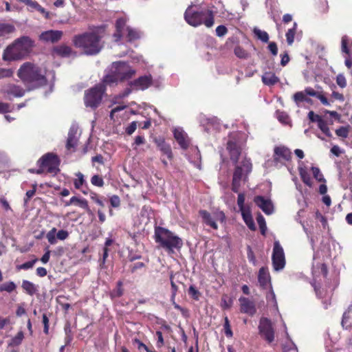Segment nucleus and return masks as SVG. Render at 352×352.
I'll list each match as a JSON object with an SVG mask.
<instances>
[{
    "label": "nucleus",
    "mask_w": 352,
    "mask_h": 352,
    "mask_svg": "<svg viewBox=\"0 0 352 352\" xmlns=\"http://www.w3.org/2000/svg\"><path fill=\"white\" fill-rule=\"evenodd\" d=\"M258 330L261 336L269 343L274 340V331L272 323L267 318L263 317L260 319Z\"/></svg>",
    "instance_id": "nucleus-13"
},
{
    "label": "nucleus",
    "mask_w": 352,
    "mask_h": 352,
    "mask_svg": "<svg viewBox=\"0 0 352 352\" xmlns=\"http://www.w3.org/2000/svg\"><path fill=\"white\" fill-rule=\"evenodd\" d=\"M188 293L192 296V298H193L194 299H195V300L199 299L200 293L193 285L190 286L189 289H188Z\"/></svg>",
    "instance_id": "nucleus-59"
},
{
    "label": "nucleus",
    "mask_w": 352,
    "mask_h": 352,
    "mask_svg": "<svg viewBox=\"0 0 352 352\" xmlns=\"http://www.w3.org/2000/svg\"><path fill=\"white\" fill-rule=\"evenodd\" d=\"M104 83L95 85L85 92L84 102L87 107L96 109L101 103L105 91Z\"/></svg>",
    "instance_id": "nucleus-7"
},
{
    "label": "nucleus",
    "mask_w": 352,
    "mask_h": 352,
    "mask_svg": "<svg viewBox=\"0 0 352 352\" xmlns=\"http://www.w3.org/2000/svg\"><path fill=\"white\" fill-rule=\"evenodd\" d=\"M241 212L243 219L246 225L248 226V227L250 230H254L256 229V227L250 212L247 209L241 210Z\"/></svg>",
    "instance_id": "nucleus-28"
},
{
    "label": "nucleus",
    "mask_w": 352,
    "mask_h": 352,
    "mask_svg": "<svg viewBox=\"0 0 352 352\" xmlns=\"http://www.w3.org/2000/svg\"><path fill=\"white\" fill-rule=\"evenodd\" d=\"M174 137L182 148H186L189 145L187 134L181 128H176L173 131Z\"/></svg>",
    "instance_id": "nucleus-22"
},
{
    "label": "nucleus",
    "mask_w": 352,
    "mask_h": 352,
    "mask_svg": "<svg viewBox=\"0 0 352 352\" xmlns=\"http://www.w3.org/2000/svg\"><path fill=\"white\" fill-rule=\"evenodd\" d=\"M297 23H294L293 27L287 30L286 32L287 43L289 45H292L294 41V36L296 32Z\"/></svg>",
    "instance_id": "nucleus-31"
},
{
    "label": "nucleus",
    "mask_w": 352,
    "mask_h": 352,
    "mask_svg": "<svg viewBox=\"0 0 352 352\" xmlns=\"http://www.w3.org/2000/svg\"><path fill=\"white\" fill-rule=\"evenodd\" d=\"M349 39L346 36H343L342 38V52L349 54V50L347 47Z\"/></svg>",
    "instance_id": "nucleus-60"
},
{
    "label": "nucleus",
    "mask_w": 352,
    "mask_h": 352,
    "mask_svg": "<svg viewBox=\"0 0 352 352\" xmlns=\"http://www.w3.org/2000/svg\"><path fill=\"white\" fill-rule=\"evenodd\" d=\"M21 2L28 6L30 12L38 11L42 14L45 19H50V13L39 5L36 1L32 0H21Z\"/></svg>",
    "instance_id": "nucleus-21"
},
{
    "label": "nucleus",
    "mask_w": 352,
    "mask_h": 352,
    "mask_svg": "<svg viewBox=\"0 0 352 352\" xmlns=\"http://www.w3.org/2000/svg\"><path fill=\"white\" fill-rule=\"evenodd\" d=\"M137 129V122H132L126 129V133L128 135H131Z\"/></svg>",
    "instance_id": "nucleus-61"
},
{
    "label": "nucleus",
    "mask_w": 352,
    "mask_h": 352,
    "mask_svg": "<svg viewBox=\"0 0 352 352\" xmlns=\"http://www.w3.org/2000/svg\"><path fill=\"white\" fill-rule=\"evenodd\" d=\"M104 34V27H96L91 32L75 36L73 42L76 47L80 48L83 51L84 54L96 55L101 51L103 47L101 38Z\"/></svg>",
    "instance_id": "nucleus-1"
},
{
    "label": "nucleus",
    "mask_w": 352,
    "mask_h": 352,
    "mask_svg": "<svg viewBox=\"0 0 352 352\" xmlns=\"http://www.w3.org/2000/svg\"><path fill=\"white\" fill-rule=\"evenodd\" d=\"M18 76L25 84L31 85L32 87L41 86L47 82L45 72L30 62H26L21 66L18 71Z\"/></svg>",
    "instance_id": "nucleus-3"
},
{
    "label": "nucleus",
    "mask_w": 352,
    "mask_h": 352,
    "mask_svg": "<svg viewBox=\"0 0 352 352\" xmlns=\"http://www.w3.org/2000/svg\"><path fill=\"white\" fill-rule=\"evenodd\" d=\"M63 34L62 31L51 30L42 32L39 36V38L42 41L54 43L58 41L63 36Z\"/></svg>",
    "instance_id": "nucleus-16"
},
{
    "label": "nucleus",
    "mask_w": 352,
    "mask_h": 352,
    "mask_svg": "<svg viewBox=\"0 0 352 352\" xmlns=\"http://www.w3.org/2000/svg\"><path fill=\"white\" fill-rule=\"evenodd\" d=\"M223 327H224L225 334L226 335V336L232 337V331L230 328V322L227 317L225 318V322H224Z\"/></svg>",
    "instance_id": "nucleus-52"
},
{
    "label": "nucleus",
    "mask_w": 352,
    "mask_h": 352,
    "mask_svg": "<svg viewBox=\"0 0 352 352\" xmlns=\"http://www.w3.org/2000/svg\"><path fill=\"white\" fill-rule=\"evenodd\" d=\"M123 294V289H122V283L121 281H118L117 283V287L111 293V296L113 298L116 297H120Z\"/></svg>",
    "instance_id": "nucleus-45"
},
{
    "label": "nucleus",
    "mask_w": 352,
    "mask_h": 352,
    "mask_svg": "<svg viewBox=\"0 0 352 352\" xmlns=\"http://www.w3.org/2000/svg\"><path fill=\"white\" fill-rule=\"evenodd\" d=\"M234 54L240 58H247L248 57V54L246 51L239 46L235 47Z\"/></svg>",
    "instance_id": "nucleus-47"
},
{
    "label": "nucleus",
    "mask_w": 352,
    "mask_h": 352,
    "mask_svg": "<svg viewBox=\"0 0 352 352\" xmlns=\"http://www.w3.org/2000/svg\"><path fill=\"white\" fill-rule=\"evenodd\" d=\"M336 83L341 88H344L346 87V80L342 74H339L336 76Z\"/></svg>",
    "instance_id": "nucleus-48"
},
{
    "label": "nucleus",
    "mask_w": 352,
    "mask_h": 352,
    "mask_svg": "<svg viewBox=\"0 0 352 352\" xmlns=\"http://www.w3.org/2000/svg\"><path fill=\"white\" fill-rule=\"evenodd\" d=\"M272 258L274 270L280 271L284 268L285 265V254L283 248L277 241L274 243Z\"/></svg>",
    "instance_id": "nucleus-12"
},
{
    "label": "nucleus",
    "mask_w": 352,
    "mask_h": 352,
    "mask_svg": "<svg viewBox=\"0 0 352 352\" xmlns=\"http://www.w3.org/2000/svg\"><path fill=\"white\" fill-rule=\"evenodd\" d=\"M311 170H312L314 177L316 180H318V182H325L323 175L321 173L320 169L318 167L313 166L311 168Z\"/></svg>",
    "instance_id": "nucleus-43"
},
{
    "label": "nucleus",
    "mask_w": 352,
    "mask_h": 352,
    "mask_svg": "<svg viewBox=\"0 0 352 352\" xmlns=\"http://www.w3.org/2000/svg\"><path fill=\"white\" fill-rule=\"evenodd\" d=\"M318 126L327 136H332L327 122L323 119L319 120V122H318Z\"/></svg>",
    "instance_id": "nucleus-37"
},
{
    "label": "nucleus",
    "mask_w": 352,
    "mask_h": 352,
    "mask_svg": "<svg viewBox=\"0 0 352 352\" xmlns=\"http://www.w3.org/2000/svg\"><path fill=\"white\" fill-rule=\"evenodd\" d=\"M152 82L151 76H143L130 82L132 89L145 90L149 87Z\"/></svg>",
    "instance_id": "nucleus-15"
},
{
    "label": "nucleus",
    "mask_w": 352,
    "mask_h": 352,
    "mask_svg": "<svg viewBox=\"0 0 352 352\" xmlns=\"http://www.w3.org/2000/svg\"><path fill=\"white\" fill-rule=\"evenodd\" d=\"M22 288L25 291V292L30 295L33 296L36 292L37 291V288L34 283L30 281L24 280L22 283Z\"/></svg>",
    "instance_id": "nucleus-30"
},
{
    "label": "nucleus",
    "mask_w": 352,
    "mask_h": 352,
    "mask_svg": "<svg viewBox=\"0 0 352 352\" xmlns=\"http://www.w3.org/2000/svg\"><path fill=\"white\" fill-rule=\"evenodd\" d=\"M24 338V335L22 331H19L17 334L13 337L10 341V345L11 346H18L19 345Z\"/></svg>",
    "instance_id": "nucleus-39"
},
{
    "label": "nucleus",
    "mask_w": 352,
    "mask_h": 352,
    "mask_svg": "<svg viewBox=\"0 0 352 352\" xmlns=\"http://www.w3.org/2000/svg\"><path fill=\"white\" fill-rule=\"evenodd\" d=\"M78 141V126L72 125L69 131L66 147L67 150L74 149Z\"/></svg>",
    "instance_id": "nucleus-18"
},
{
    "label": "nucleus",
    "mask_w": 352,
    "mask_h": 352,
    "mask_svg": "<svg viewBox=\"0 0 352 352\" xmlns=\"http://www.w3.org/2000/svg\"><path fill=\"white\" fill-rule=\"evenodd\" d=\"M14 109V107H11L8 103L0 102V113H7L12 111Z\"/></svg>",
    "instance_id": "nucleus-50"
},
{
    "label": "nucleus",
    "mask_w": 352,
    "mask_h": 352,
    "mask_svg": "<svg viewBox=\"0 0 352 352\" xmlns=\"http://www.w3.org/2000/svg\"><path fill=\"white\" fill-rule=\"evenodd\" d=\"M268 49L274 56H276L278 54V47L276 43L274 42H270L268 45Z\"/></svg>",
    "instance_id": "nucleus-64"
},
{
    "label": "nucleus",
    "mask_w": 352,
    "mask_h": 352,
    "mask_svg": "<svg viewBox=\"0 0 352 352\" xmlns=\"http://www.w3.org/2000/svg\"><path fill=\"white\" fill-rule=\"evenodd\" d=\"M336 133L338 136L345 138L348 136L349 130L346 127L341 126L336 130Z\"/></svg>",
    "instance_id": "nucleus-53"
},
{
    "label": "nucleus",
    "mask_w": 352,
    "mask_h": 352,
    "mask_svg": "<svg viewBox=\"0 0 352 352\" xmlns=\"http://www.w3.org/2000/svg\"><path fill=\"white\" fill-rule=\"evenodd\" d=\"M72 202H74V205H77L83 209L89 210L87 201L85 199H80L74 196L72 197Z\"/></svg>",
    "instance_id": "nucleus-36"
},
{
    "label": "nucleus",
    "mask_w": 352,
    "mask_h": 352,
    "mask_svg": "<svg viewBox=\"0 0 352 352\" xmlns=\"http://www.w3.org/2000/svg\"><path fill=\"white\" fill-rule=\"evenodd\" d=\"M240 302L241 312L253 316L256 312L255 303L253 300L245 297H240L239 299Z\"/></svg>",
    "instance_id": "nucleus-14"
},
{
    "label": "nucleus",
    "mask_w": 352,
    "mask_h": 352,
    "mask_svg": "<svg viewBox=\"0 0 352 352\" xmlns=\"http://www.w3.org/2000/svg\"><path fill=\"white\" fill-rule=\"evenodd\" d=\"M155 240L168 253H173L175 249L179 250L183 245L182 240L178 236L162 227L155 228Z\"/></svg>",
    "instance_id": "nucleus-4"
},
{
    "label": "nucleus",
    "mask_w": 352,
    "mask_h": 352,
    "mask_svg": "<svg viewBox=\"0 0 352 352\" xmlns=\"http://www.w3.org/2000/svg\"><path fill=\"white\" fill-rule=\"evenodd\" d=\"M228 32V29L224 25H219L216 28V34L217 36L221 37L225 36Z\"/></svg>",
    "instance_id": "nucleus-57"
},
{
    "label": "nucleus",
    "mask_w": 352,
    "mask_h": 352,
    "mask_svg": "<svg viewBox=\"0 0 352 352\" xmlns=\"http://www.w3.org/2000/svg\"><path fill=\"white\" fill-rule=\"evenodd\" d=\"M155 142L162 153L170 160L173 157V154L170 145L166 143L163 138L155 139Z\"/></svg>",
    "instance_id": "nucleus-24"
},
{
    "label": "nucleus",
    "mask_w": 352,
    "mask_h": 352,
    "mask_svg": "<svg viewBox=\"0 0 352 352\" xmlns=\"http://www.w3.org/2000/svg\"><path fill=\"white\" fill-rule=\"evenodd\" d=\"M186 21L190 25L197 27L204 23L207 28H211L214 24V13L212 10L194 12L192 6H189L185 13Z\"/></svg>",
    "instance_id": "nucleus-6"
},
{
    "label": "nucleus",
    "mask_w": 352,
    "mask_h": 352,
    "mask_svg": "<svg viewBox=\"0 0 352 352\" xmlns=\"http://www.w3.org/2000/svg\"><path fill=\"white\" fill-rule=\"evenodd\" d=\"M227 149L230 155V160L232 162L236 164L241 157L240 147L232 140L228 142Z\"/></svg>",
    "instance_id": "nucleus-19"
},
{
    "label": "nucleus",
    "mask_w": 352,
    "mask_h": 352,
    "mask_svg": "<svg viewBox=\"0 0 352 352\" xmlns=\"http://www.w3.org/2000/svg\"><path fill=\"white\" fill-rule=\"evenodd\" d=\"M2 91L4 94L14 97H22L25 94V90L23 88L14 84L4 86Z\"/></svg>",
    "instance_id": "nucleus-23"
},
{
    "label": "nucleus",
    "mask_w": 352,
    "mask_h": 352,
    "mask_svg": "<svg viewBox=\"0 0 352 352\" xmlns=\"http://www.w3.org/2000/svg\"><path fill=\"white\" fill-rule=\"evenodd\" d=\"M342 325L346 329L351 330L352 329V305L344 313Z\"/></svg>",
    "instance_id": "nucleus-25"
},
{
    "label": "nucleus",
    "mask_w": 352,
    "mask_h": 352,
    "mask_svg": "<svg viewBox=\"0 0 352 352\" xmlns=\"http://www.w3.org/2000/svg\"><path fill=\"white\" fill-rule=\"evenodd\" d=\"M38 163L40 166L47 168V172L52 174H56L59 171V160L58 157L52 153H47L43 155Z\"/></svg>",
    "instance_id": "nucleus-11"
},
{
    "label": "nucleus",
    "mask_w": 352,
    "mask_h": 352,
    "mask_svg": "<svg viewBox=\"0 0 352 352\" xmlns=\"http://www.w3.org/2000/svg\"><path fill=\"white\" fill-rule=\"evenodd\" d=\"M109 201L113 208H118L120 206V199L118 195L111 196Z\"/></svg>",
    "instance_id": "nucleus-56"
},
{
    "label": "nucleus",
    "mask_w": 352,
    "mask_h": 352,
    "mask_svg": "<svg viewBox=\"0 0 352 352\" xmlns=\"http://www.w3.org/2000/svg\"><path fill=\"white\" fill-rule=\"evenodd\" d=\"M56 52L60 56H67L70 54L72 50L69 47L62 45L56 48Z\"/></svg>",
    "instance_id": "nucleus-42"
},
{
    "label": "nucleus",
    "mask_w": 352,
    "mask_h": 352,
    "mask_svg": "<svg viewBox=\"0 0 352 352\" xmlns=\"http://www.w3.org/2000/svg\"><path fill=\"white\" fill-rule=\"evenodd\" d=\"M91 183L94 186H98V187H102L104 185L103 179L98 175H95L91 177Z\"/></svg>",
    "instance_id": "nucleus-46"
},
{
    "label": "nucleus",
    "mask_w": 352,
    "mask_h": 352,
    "mask_svg": "<svg viewBox=\"0 0 352 352\" xmlns=\"http://www.w3.org/2000/svg\"><path fill=\"white\" fill-rule=\"evenodd\" d=\"M15 28L10 23H0V37L13 33Z\"/></svg>",
    "instance_id": "nucleus-29"
},
{
    "label": "nucleus",
    "mask_w": 352,
    "mask_h": 352,
    "mask_svg": "<svg viewBox=\"0 0 352 352\" xmlns=\"http://www.w3.org/2000/svg\"><path fill=\"white\" fill-rule=\"evenodd\" d=\"M199 215L202 218L204 223L214 230L218 229L217 222L223 223L226 219L225 214L220 210L209 213L208 211L202 210L199 211Z\"/></svg>",
    "instance_id": "nucleus-10"
},
{
    "label": "nucleus",
    "mask_w": 352,
    "mask_h": 352,
    "mask_svg": "<svg viewBox=\"0 0 352 352\" xmlns=\"http://www.w3.org/2000/svg\"><path fill=\"white\" fill-rule=\"evenodd\" d=\"M34 45V42L31 38L21 36L6 47L3 58L9 61L22 59L30 54Z\"/></svg>",
    "instance_id": "nucleus-2"
},
{
    "label": "nucleus",
    "mask_w": 352,
    "mask_h": 352,
    "mask_svg": "<svg viewBox=\"0 0 352 352\" xmlns=\"http://www.w3.org/2000/svg\"><path fill=\"white\" fill-rule=\"evenodd\" d=\"M258 282L262 287H266L270 282V277L267 270L261 267L258 272Z\"/></svg>",
    "instance_id": "nucleus-26"
},
{
    "label": "nucleus",
    "mask_w": 352,
    "mask_h": 352,
    "mask_svg": "<svg viewBox=\"0 0 352 352\" xmlns=\"http://www.w3.org/2000/svg\"><path fill=\"white\" fill-rule=\"evenodd\" d=\"M290 150L283 146H276L274 148V160L276 162L289 161L291 159Z\"/></svg>",
    "instance_id": "nucleus-17"
},
{
    "label": "nucleus",
    "mask_w": 352,
    "mask_h": 352,
    "mask_svg": "<svg viewBox=\"0 0 352 352\" xmlns=\"http://www.w3.org/2000/svg\"><path fill=\"white\" fill-rule=\"evenodd\" d=\"M263 82L268 86H272L278 81V78L272 72H265L262 76Z\"/></svg>",
    "instance_id": "nucleus-27"
},
{
    "label": "nucleus",
    "mask_w": 352,
    "mask_h": 352,
    "mask_svg": "<svg viewBox=\"0 0 352 352\" xmlns=\"http://www.w3.org/2000/svg\"><path fill=\"white\" fill-rule=\"evenodd\" d=\"M76 179L74 182V184L76 188L80 189L81 186L85 183L84 175L78 172L76 174Z\"/></svg>",
    "instance_id": "nucleus-40"
},
{
    "label": "nucleus",
    "mask_w": 352,
    "mask_h": 352,
    "mask_svg": "<svg viewBox=\"0 0 352 352\" xmlns=\"http://www.w3.org/2000/svg\"><path fill=\"white\" fill-rule=\"evenodd\" d=\"M299 173H300V177H301L302 180L303 181V182L306 185L311 186L312 184L311 179L309 174L305 169V168L300 166L299 167Z\"/></svg>",
    "instance_id": "nucleus-32"
},
{
    "label": "nucleus",
    "mask_w": 352,
    "mask_h": 352,
    "mask_svg": "<svg viewBox=\"0 0 352 352\" xmlns=\"http://www.w3.org/2000/svg\"><path fill=\"white\" fill-rule=\"evenodd\" d=\"M276 115H277L278 120L280 122H282L283 124L288 123V122H289V117H288L287 113H285V112L277 111L276 112Z\"/></svg>",
    "instance_id": "nucleus-51"
},
{
    "label": "nucleus",
    "mask_w": 352,
    "mask_h": 352,
    "mask_svg": "<svg viewBox=\"0 0 352 352\" xmlns=\"http://www.w3.org/2000/svg\"><path fill=\"white\" fill-rule=\"evenodd\" d=\"M308 118L310 120V121L313 122H316L317 123L319 122V120L322 119L320 116L315 114L312 111L309 112Z\"/></svg>",
    "instance_id": "nucleus-62"
},
{
    "label": "nucleus",
    "mask_w": 352,
    "mask_h": 352,
    "mask_svg": "<svg viewBox=\"0 0 352 352\" xmlns=\"http://www.w3.org/2000/svg\"><path fill=\"white\" fill-rule=\"evenodd\" d=\"M294 100L295 102L298 105L299 102L307 100V98L305 92L298 91L294 95Z\"/></svg>",
    "instance_id": "nucleus-44"
},
{
    "label": "nucleus",
    "mask_w": 352,
    "mask_h": 352,
    "mask_svg": "<svg viewBox=\"0 0 352 352\" xmlns=\"http://www.w3.org/2000/svg\"><path fill=\"white\" fill-rule=\"evenodd\" d=\"M37 261V259L35 258L32 261H28V262H25L24 263H23L22 265H19L18 267V269L19 270H28V269H30L32 267H33L34 265L35 264V263Z\"/></svg>",
    "instance_id": "nucleus-54"
},
{
    "label": "nucleus",
    "mask_w": 352,
    "mask_h": 352,
    "mask_svg": "<svg viewBox=\"0 0 352 352\" xmlns=\"http://www.w3.org/2000/svg\"><path fill=\"white\" fill-rule=\"evenodd\" d=\"M252 163L249 159L243 158L241 162L236 165V168L233 174L232 190L237 192L241 186V182L245 179L248 174L252 171Z\"/></svg>",
    "instance_id": "nucleus-8"
},
{
    "label": "nucleus",
    "mask_w": 352,
    "mask_h": 352,
    "mask_svg": "<svg viewBox=\"0 0 352 352\" xmlns=\"http://www.w3.org/2000/svg\"><path fill=\"white\" fill-rule=\"evenodd\" d=\"M256 220H257V223L259 226L261 234L263 235H265L266 230H267V226H266V223H265V220L264 217L261 214H259L257 216Z\"/></svg>",
    "instance_id": "nucleus-41"
},
{
    "label": "nucleus",
    "mask_w": 352,
    "mask_h": 352,
    "mask_svg": "<svg viewBox=\"0 0 352 352\" xmlns=\"http://www.w3.org/2000/svg\"><path fill=\"white\" fill-rule=\"evenodd\" d=\"M254 202L266 214H271L273 212L274 207L270 200L257 196L254 198Z\"/></svg>",
    "instance_id": "nucleus-20"
},
{
    "label": "nucleus",
    "mask_w": 352,
    "mask_h": 352,
    "mask_svg": "<svg viewBox=\"0 0 352 352\" xmlns=\"http://www.w3.org/2000/svg\"><path fill=\"white\" fill-rule=\"evenodd\" d=\"M16 286L13 281H8L0 285V292H12L15 290Z\"/></svg>",
    "instance_id": "nucleus-34"
},
{
    "label": "nucleus",
    "mask_w": 352,
    "mask_h": 352,
    "mask_svg": "<svg viewBox=\"0 0 352 352\" xmlns=\"http://www.w3.org/2000/svg\"><path fill=\"white\" fill-rule=\"evenodd\" d=\"M266 298H267V304L269 305H272L273 307H274L275 310L276 311H278V305H277V302H276V296L272 289H271L270 291V292L267 295Z\"/></svg>",
    "instance_id": "nucleus-35"
},
{
    "label": "nucleus",
    "mask_w": 352,
    "mask_h": 352,
    "mask_svg": "<svg viewBox=\"0 0 352 352\" xmlns=\"http://www.w3.org/2000/svg\"><path fill=\"white\" fill-rule=\"evenodd\" d=\"M116 32L113 34L116 41L126 36L129 41H133L140 38V33L136 30L126 25V20L123 18L118 19L116 23Z\"/></svg>",
    "instance_id": "nucleus-9"
},
{
    "label": "nucleus",
    "mask_w": 352,
    "mask_h": 352,
    "mask_svg": "<svg viewBox=\"0 0 352 352\" xmlns=\"http://www.w3.org/2000/svg\"><path fill=\"white\" fill-rule=\"evenodd\" d=\"M254 34L258 38L264 43H267L269 41V35L267 32L263 31L257 28H255L253 30Z\"/></svg>",
    "instance_id": "nucleus-33"
},
{
    "label": "nucleus",
    "mask_w": 352,
    "mask_h": 352,
    "mask_svg": "<svg viewBox=\"0 0 352 352\" xmlns=\"http://www.w3.org/2000/svg\"><path fill=\"white\" fill-rule=\"evenodd\" d=\"M13 71L11 69H0V79L11 77Z\"/></svg>",
    "instance_id": "nucleus-55"
},
{
    "label": "nucleus",
    "mask_w": 352,
    "mask_h": 352,
    "mask_svg": "<svg viewBox=\"0 0 352 352\" xmlns=\"http://www.w3.org/2000/svg\"><path fill=\"white\" fill-rule=\"evenodd\" d=\"M69 236V233L67 231L64 230H59L56 234L57 239L60 240H65Z\"/></svg>",
    "instance_id": "nucleus-63"
},
{
    "label": "nucleus",
    "mask_w": 352,
    "mask_h": 352,
    "mask_svg": "<svg viewBox=\"0 0 352 352\" xmlns=\"http://www.w3.org/2000/svg\"><path fill=\"white\" fill-rule=\"evenodd\" d=\"M245 195L242 193H239L237 198V204L240 211L245 210L244 207Z\"/></svg>",
    "instance_id": "nucleus-58"
},
{
    "label": "nucleus",
    "mask_w": 352,
    "mask_h": 352,
    "mask_svg": "<svg viewBox=\"0 0 352 352\" xmlns=\"http://www.w3.org/2000/svg\"><path fill=\"white\" fill-rule=\"evenodd\" d=\"M135 74V70L124 62H116L112 64L111 73L107 74L103 79V82L111 85L118 80H128Z\"/></svg>",
    "instance_id": "nucleus-5"
},
{
    "label": "nucleus",
    "mask_w": 352,
    "mask_h": 352,
    "mask_svg": "<svg viewBox=\"0 0 352 352\" xmlns=\"http://www.w3.org/2000/svg\"><path fill=\"white\" fill-rule=\"evenodd\" d=\"M175 276V274H173V273H171L170 275V280L171 289H172L171 300L173 301L174 300V299L176 296L177 292L178 291V287L176 285V283L175 282V280H174Z\"/></svg>",
    "instance_id": "nucleus-38"
},
{
    "label": "nucleus",
    "mask_w": 352,
    "mask_h": 352,
    "mask_svg": "<svg viewBox=\"0 0 352 352\" xmlns=\"http://www.w3.org/2000/svg\"><path fill=\"white\" fill-rule=\"evenodd\" d=\"M56 228H52L47 234V239L50 244H54L56 243Z\"/></svg>",
    "instance_id": "nucleus-49"
}]
</instances>
